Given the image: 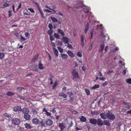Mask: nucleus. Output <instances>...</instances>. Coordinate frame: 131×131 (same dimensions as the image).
I'll return each mask as SVG.
<instances>
[{"mask_svg":"<svg viewBox=\"0 0 131 131\" xmlns=\"http://www.w3.org/2000/svg\"><path fill=\"white\" fill-rule=\"evenodd\" d=\"M107 118L110 120L114 121L115 118L114 114L112 113L111 112L108 111L106 113Z\"/></svg>","mask_w":131,"mask_h":131,"instance_id":"obj_1","label":"nucleus"},{"mask_svg":"<svg viewBox=\"0 0 131 131\" xmlns=\"http://www.w3.org/2000/svg\"><path fill=\"white\" fill-rule=\"evenodd\" d=\"M12 124L15 125H19L20 123V119L17 118H13L12 121Z\"/></svg>","mask_w":131,"mask_h":131,"instance_id":"obj_2","label":"nucleus"},{"mask_svg":"<svg viewBox=\"0 0 131 131\" xmlns=\"http://www.w3.org/2000/svg\"><path fill=\"white\" fill-rule=\"evenodd\" d=\"M73 76L75 79H78L79 78V77L77 71H76L75 69H74L72 72Z\"/></svg>","mask_w":131,"mask_h":131,"instance_id":"obj_3","label":"nucleus"},{"mask_svg":"<svg viewBox=\"0 0 131 131\" xmlns=\"http://www.w3.org/2000/svg\"><path fill=\"white\" fill-rule=\"evenodd\" d=\"M59 126L61 129L60 130L62 131L64 130V129L66 128V125L64 123H59Z\"/></svg>","mask_w":131,"mask_h":131,"instance_id":"obj_4","label":"nucleus"},{"mask_svg":"<svg viewBox=\"0 0 131 131\" xmlns=\"http://www.w3.org/2000/svg\"><path fill=\"white\" fill-rule=\"evenodd\" d=\"M30 69L34 71L37 72L38 71L37 66V65H32L30 66Z\"/></svg>","mask_w":131,"mask_h":131,"instance_id":"obj_5","label":"nucleus"},{"mask_svg":"<svg viewBox=\"0 0 131 131\" xmlns=\"http://www.w3.org/2000/svg\"><path fill=\"white\" fill-rule=\"evenodd\" d=\"M89 122L91 124L93 125H95L97 123V120L94 118H91L89 119Z\"/></svg>","mask_w":131,"mask_h":131,"instance_id":"obj_6","label":"nucleus"},{"mask_svg":"<svg viewBox=\"0 0 131 131\" xmlns=\"http://www.w3.org/2000/svg\"><path fill=\"white\" fill-rule=\"evenodd\" d=\"M21 107L20 106H17L13 107V110L15 112L20 111Z\"/></svg>","mask_w":131,"mask_h":131,"instance_id":"obj_7","label":"nucleus"},{"mask_svg":"<svg viewBox=\"0 0 131 131\" xmlns=\"http://www.w3.org/2000/svg\"><path fill=\"white\" fill-rule=\"evenodd\" d=\"M57 32L61 35L62 37H64L65 34L63 31L60 28H58L57 30Z\"/></svg>","mask_w":131,"mask_h":131,"instance_id":"obj_8","label":"nucleus"},{"mask_svg":"<svg viewBox=\"0 0 131 131\" xmlns=\"http://www.w3.org/2000/svg\"><path fill=\"white\" fill-rule=\"evenodd\" d=\"M23 14L25 17L27 18H29V15L30 13L27 10H24L23 12Z\"/></svg>","mask_w":131,"mask_h":131,"instance_id":"obj_9","label":"nucleus"},{"mask_svg":"<svg viewBox=\"0 0 131 131\" xmlns=\"http://www.w3.org/2000/svg\"><path fill=\"white\" fill-rule=\"evenodd\" d=\"M20 111H21L23 113L25 114L28 113L29 112V110L26 107H24L22 109L21 108Z\"/></svg>","mask_w":131,"mask_h":131,"instance_id":"obj_10","label":"nucleus"},{"mask_svg":"<svg viewBox=\"0 0 131 131\" xmlns=\"http://www.w3.org/2000/svg\"><path fill=\"white\" fill-rule=\"evenodd\" d=\"M97 121V123L98 126H102L103 125V121L100 118L98 119Z\"/></svg>","mask_w":131,"mask_h":131,"instance_id":"obj_11","label":"nucleus"},{"mask_svg":"<svg viewBox=\"0 0 131 131\" xmlns=\"http://www.w3.org/2000/svg\"><path fill=\"white\" fill-rule=\"evenodd\" d=\"M62 40L65 44H67L69 42V39L67 37H64V36L62 37Z\"/></svg>","mask_w":131,"mask_h":131,"instance_id":"obj_12","label":"nucleus"},{"mask_svg":"<svg viewBox=\"0 0 131 131\" xmlns=\"http://www.w3.org/2000/svg\"><path fill=\"white\" fill-rule=\"evenodd\" d=\"M32 122L33 124L35 125H38V124L39 121L38 119L36 118H33L32 120Z\"/></svg>","mask_w":131,"mask_h":131,"instance_id":"obj_13","label":"nucleus"},{"mask_svg":"<svg viewBox=\"0 0 131 131\" xmlns=\"http://www.w3.org/2000/svg\"><path fill=\"white\" fill-rule=\"evenodd\" d=\"M69 56L71 58H73L75 57V54L70 50H69L67 52Z\"/></svg>","mask_w":131,"mask_h":131,"instance_id":"obj_14","label":"nucleus"},{"mask_svg":"<svg viewBox=\"0 0 131 131\" xmlns=\"http://www.w3.org/2000/svg\"><path fill=\"white\" fill-rule=\"evenodd\" d=\"M46 123L47 125L51 126L53 124V122L52 120L48 119Z\"/></svg>","mask_w":131,"mask_h":131,"instance_id":"obj_15","label":"nucleus"},{"mask_svg":"<svg viewBox=\"0 0 131 131\" xmlns=\"http://www.w3.org/2000/svg\"><path fill=\"white\" fill-rule=\"evenodd\" d=\"M30 116L28 113L24 114V118L27 120H28L30 118Z\"/></svg>","mask_w":131,"mask_h":131,"instance_id":"obj_16","label":"nucleus"},{"mask_svg":"<svg viewBox=\"0 0 131 131\" xmlns=\"http://www.w3.org/2000/svg\"><path fill=\"white\" fill-rule=\"evenodd\" d=\"M101 118L103 119H106L107 118L106 114L104 113H101L100 115Z\"/></svg>","mask_w":131,"mask_h":131,"instance_id":"obj_17","label":"nucleus"},{"mask_svg":"<svg viewBox=\"0 0 131 131\" xmlns=\"http://www.w3.org/2000/svg\"><path fill=\"white\" fill-rule=\"evenodd\" d=\"M61 55L63 59H67L68 57V55L65 53L62 54H61Z\"/></svg>","mask_w":131,"mask_h":131,"instance_id":"obj_18","label":"nucleus"},{"mask_svg":"<svg viewBox=\"0 0 131 131\" xmlns=\"http://www.w3.org/2000/svg\"><path fill=\"white\" fill-rule=\"evenodd\" d=\"M53 50V51L54 54L57 57L58 56V52L57 49L53 47L52 48Z\"/></svg>","mask_w":131,"mask_h":131,"instance_id":"obj_19","label":"nucleus"},{"mask_svg":"<svg viewBox=\"0 0 131 131\" xmlns=\"http://www.w3.org/2000/svg\"><path fill=\"white\" fill-rule=\"evenodd\" d=\"M80 121L83 122H85L86 120V118L84 116H82L80 118Z\"/></svg>","mask_w":131,"mask_h":131,"instance_id":"obj_20","label":"nucleus"},{"mask_svg":"<svg viewBox=\"0 0 131 131\" xmlns=\"http://www.w3.org/2000/svg\"><path fill=\"white\" fill-rule=\"evenodd\" d=\"M89 25L88 23H87L85 27L84 28V31L85 33H86L88 30L89 29Z\"/></svg>","mask_w":131,"mask_h":131,"instance_id":"obj_21","label":"nucleus"},{"mask_svg":"<svg viewBox=\"0 0 131 131\" xmlns=\"http://www.w3.org/2000/svg\"><path fill=\"white\" fill-rule=\"evenodd\" d=\"M10 2L8 1H6V2L3 5V8H5L6 7H8L9 5V3Z\"/></svg>","mask_w":131,"mask_h":131,"instance_id":"obj_22","label":"nucleus"},{"mask_svg":"<svg viewBox=\"0 0 131 131\" xmlns=\"http://www.w3.org/2000/svg\"><path fill=\"white\" fill-rule=\"evenodd\" d=\"M39 12L41 18H45L44 16V14L43 13V12H42L41 9H40L39 10Z\"/></svg>","mask_w":131,"mask_h":131,"instance_id":"obj_23","label":"nucleus"},{"mask_svg":"<svg viewBox=\"0 0 131 131\" xmlns=\"http://www.w3.org/2000/svg\"><path fill=\"white\" fill-rule=\"evenodd\" d=\"M104 124L107 126H109L110 125V121L107 120H105L104 121Z\"/></svg>","mask_w":131,"mask_h":131,"instance_id":"obj_24","label":"nucleus"},{"mask_svg":"<svg viewBox=\"0 0 131 131\" xmlns=\"http://www.w3.org/2000/svg\"><path fill=\"white\" fill-rule=\"evenodd\" d=\"M38 67L39 69L41 70L43 69L44 68L43 66V64L41 63V61L39 62V64L38 65Z\"/></svg>","mask_w":131,"mask_h":131,"instance_id":"obj_25","label":"nucleus"},{"mask_svg":"<svg viewBox=\"0 0 131 131\" xmlns=\"http://www.w3.org/2000/svg\"><path fill=\"white\" fill-rule=\"evenodd\" d=\"M24 126L27 129H29L31 128V126L30 124L26 123L24 124Z\"/></svg>","mask_w":131,"mask_h":131,"instance_id":"obj_26","label":"nucleus"},{"mask_svg":"<svg viewBox=\"0 0 131 131\" xmlns=\"http://www.w3.org/2000/svg\"><path fill=\"white\" fill-rule=\"evenodd\" d=\"M105 47V45L104 43H102L100 45V47L101 48V50H100V52H101L103 51L104 50Z\"/></svg>","mask_w":131,"mask_h":131,"instance_id":"obj_27","label":"nucleus"},{"mask_svg":"<svg viewBox=\"0 0 131 131\" xmlns=\"http://www.w3.org/2000/svg\"><path fill=\"white\" fill-rule=\"evenodd\" d=\"M6 95L8 96H12L13 95H14V93H13L10 92H7L6 93Z\"/></svg>","mask_w":131,"mask_h":131,"instance_id":"obj_28","label":"nucleus"},{"mask_svg":"<svg viewBox=\"0 0 131 131\" xmlns=\"http://www.w3.org/2000/svg\"><path fill=\"white\" fill-rule=\"evenodd\" d=\"M3 115L5 117H7L8 118L11 117L12 115L11 114H8V113H5L3 114Z\"/></svg>","mask_w":131,"mask_h":131,"instance_id":"obj_29","label":"nucleus"},{"mask_svg":"<svg viewBox=\"0 0 131 131\" xmlns=\"http://www.w3.org/2000/svg\"><path fill=\"white\" fill-rule=\"evenodd\" d=\"M53 32V30L52 29H50L48 30L47 33L50 36L52 35V34Z\"/></svg>","mask_w":131,"mask_h":131,"instance_id":"obj_30","label":"nucleus"},{"mask_svg":"<svg viewBox=\"0 0 131 131\" xmlns=\"http://www.w3.org/2000/svg\"><path fill=\"white\" fill-rule=\"evenodd\" d=\"M59 96H62L64 98H66L67 96L66 94H64L62 93H60L59 94Z\"/></svg>","mask_w":131,"mask_h":131,"instance_id":"obj_31","label":"nucleus"},{"mask_svg":"<svg viewBox=\"0 0 131 131\" xmlns=\"http://www.w3.org/2000/svg\"><path fill=\"white\" fill-rule=\"evenodd\" d=\"M20 42H22V41H24L26 40V39L22 35H21L20 36Z\"/></svg>","mask_w":131,"mask_h":131,"instance_id":"obj_32","label":"nucleus"},{"mask_svg":"<svg viewBox=\"0 0 131 131\" xmlns=\"http://www.w3.org/2000/svg\"><path fill=\"white\" fill-rule=\"evenodd\" d=\"M51 19L52 20V21L53 22H57L58 21L57 19L55 17H51Z\"/></svg>","mask_w":131,"mask_h":131,"instance_id":"obj_33","label":"nucleus"},{"mask_svg":"<svg viewBox=\"0 0 131 131\" xmlns=\"http://www.w3.org/2000/svg\"><path fill=\"white\" fill-rule=\"evenodd\" d=\"M45 7L46 8H48L50 10H51L54 11V13H53V14H54L56 12V11L55 10H54V9H51L47 5Z\"/></svg>","mask_w":131,"mask_h":131,"instance_id":"obj_34","label":"nucleus"},{"mask_svg":"<svg viewBox=\"0 0 131 131\" xmlns=\"http://www.w3.org/2000/svg\"><path fill=\"white\" fill-rule=\"evenodd\" d=\"M85 92L87 95V96H89L90 95V90L87 89H85Z\"/></svg>","mask_w":131,"mask_h":131,"instance_id":"obj_35","label":"nucleus"},{"mask_svg":"<svg viewBox=\"0 0 131 131\" xmlns=\"http://www.w3.org/2000/svg\"><path fill=\"white\" fill-rule=\"evenodd\" d=\"M100 87V85L99 84H95L94 86H92L91 89H95L97 88H99Z\"/></svg>","mask_w":131,"mask_h":131,"instance_id":"obj_36","label":"nucleus"},{"mask_svg":"<svg viewBox=\"0 0 131 131\" xmlns=\"http://www.w3.org/2000/svg\"><path fill=\"white\" fill-rule=\"evenodd\" d=\"M5 54L3 53H0V59H3L4 57Z\"/></svg>","mask_w":131,"mask_h":131,"instance_id":"obj_37","label":"nucleus"},{"mask_svg":"<svg viewBox=\"0 0 131 131\" xmlns=\"http://www.w3.org/2000/svg\"><path fill=\"white\" fill-rule=\"evenodd\" d=\"M54 36L55 38L57 39H58L60 38V36L59 35L56 33H54Z\"/></svg>","mask_w":131,"mask_h":131,"instance_id":"obj_38","label":"nucleus"},{"mask_svg":"<svg viewBox=\"0 0 131 131\" xmlns=\"http://www.w3.org/2000/svg\"><path fill=\"white\" fill-rule=\"evenodd\" d=\"M58 49L59 50V51L61 53L63 52V49L60 47H57Z\"/></svg>","mask_w":131,"mask_h":131,"instance_id":"obj_39","label":"nucleus"},{"mask_svg":"<svg viewBox=\"0 0 131 131\" xmlns=\"http://www.w3.org/2000/svg\"><path fill=\"white\" fill-rule=\"evenodd\" d=\"M77 54L78 57H81L82 56V54L80 51H78L77 53Z\"/></svg>","mask_w":131,"mask_h":131,"instance_id":"obj_40","label":"nucleus"},{"mask_svg":"<svg viewBox=\"0 0 131 131\" xmlns=\"http://www.w3.org/2000/svg\"><path fill=\"white\" fill-rule=\"evenodd\" d=\"M37 58L36 56H35L34 57L31 59V61L32 62H35L37 60Z\"/></svg>","mask_w":131,"mask_h":131,"instance_id":"obj_41","label":"nucleus"},{"mask_svg":"<svg viewBox=\"0 0 131 131\" xmlns=\"http://www.w3.org/2000/svg\"><path fill=\"white\" fill-rule=\"evenodd\" d=\"M31 111L33 112V114H34L36 115L37 113V112L36 110L35 109H32L31 110Z\"/></svg>","mask_w":131,"mask_h":131,"instance_id":"obj_42","label":"nucleus"},{"mask_svg":"<svg viewBox=\"0 0 131 131\" xmlns=\"http://www.w3.org/2000/svg\"><path fill=\"white\" fill-rule=\"evenodd\" d=\"M81 42L82 43V46L83 47L84 45V39H83V36H82L81 37Z\"/></svg>","mask_w":131,"mask_h":131,"instance_id":"obj_43","label":"nucleus"},{"mask_svg":"<svg viewBox=\"0 0 131 131\" xmlns=\"http://www.w3.org/2000/svg\"><path fill=\"white\" fill-rule=\"evenodd\" d=\"M126 82L129 84H131V79L129 78L127 79L126 80Z\"/></svg>","mask_w":131,"mask_h":131,"instance_id":"obj_44","label":"nucleus"},{"mask_svg":"<svg viewBox=\"0 0 131 131\" xmlns=\"http://www.w3.org/2000/svg\"><path fill=\"white\" fill-rule=\"evenodd\" d=\"M48 26L50 29H52L53 26L52 24H49L48 25Z\"/></svg>","mask_w":131,"mask_h":131,"instance_id":"obj_45","label":"nucleus"},{"mask_svg":"<svg viewBox=\"0 0 131 131\" xmlns=\"http://www.w3.org/2000/svg\"><path fill=\"white\" fill-rule=\"evenodd\" d=\"M24 34L25 36L26 37V38H27L28 37H29V33L28 32H25Z\"/></svg>","mask_w":131,"mask_h":131,"instance_id":"obj_46","label":"nucleus"},{"mask_svg":"<svg viewBox=\"0 0 131 131\" xmlns=\"http://www.w3.org/2000/svg\"><path fill=\"white\" fill-rule=\"evenodd\" d=\"M93 30H92L90 32V34L91 36V39H92L93 38Z\"/></svg>","mask_w":131,"mask_h":131,"instance_id":"obj_47","label":"nucleus"},{"mask_svg":"<svg viewBox=\"0 0 131 131\" xmlns=\"http://www.w3.org/2000/svg\"><path fill=\"white\" fill-rule=\"evenodd\" d=\"M43 11L44 12H46L47 13H53L52 12L48 9H44L43 10Z\"/></svg>","mask_w":131,"mask_h":131,"instance_id":"obj_48","label":"nucleus"},{"mask_svg":"<svg viewBox=\"0 0 131 131\" xmlns=\"http://www.w3.org/2000/svg\"><path fill=\"white\" fill-rule=\"evenodd\" d=\"M12 10H9L8 11V16L9 17H10L12 16Z\"/></svg>","mask_w":131,"mask_h":131,"instance_id":"obj_49","label":"nucleus"},{"mask_svg":"<svg viewBox=\"0 0 131 131\" xmlns=\"http://www.w3.org/2000/svg\"><path fill=\"white\" fill-rule=\"evenodd\" d=\"M14 35L16 36V37L18 38L19 37V34L17 32H14Z\"/></svg>","mask_w":131,"mask_h":131,"instance_id":"obj_50","label":"nucleus"},{"mask_svg":"<svg viewBox=\"0 0 131 131\" xmlns=\"http://www.w3.org/2000/svg\"><path fill=\"white\" fill-rule=\"evenodd\" d=\"M24 89L23 87H17V90L19 91H20L22 89Z\"/></svg>","mask_w":131,"mask_h":131,"instance_id":"obj_51","label":"nucleus"},{"mask_svg":"<svg viewBox=\"0 0 131 131\" xmlns=\"http://www.w3.org/2000/svg\"><path fill=\"white\" fill-rule=\"evenodd\" d=\"M107 84L108 82H107L105 81L104 82L102 83V84L103 86H105L107 85Z\"/></svg>","mask_w":131,"mask_h":131,"instance_id":"obj_52","label":"nucleus"},{"mask_svg":"<svg viewBox=\"0 0 131 131\" xmlns=\"http://www.w3.org/2000/svg\"><path fill=\"white\" fill-rule=\"evenodd\" d=\"M67 44L69 48H70V49H72L73 47L72 45H71L69 43H67Z\"/></svg>","mask_w":131,"mask_h":131,"instance_id":"obj_53","label":"nucleus"},{"mask_svg":"<svg viewBox=\"0 0 131 131\" xmlns=\"http://www.w3.org/2000/svg\"><path fill=\"white\" fill-rule=\"evenodd\" d=\"M57 85V83H54L52 86V89H54Z\"/></svg>","mask_w":131,"mask_h":131,"instance_id":"obj_54","label":"nucleus"},{"mask_svg":"<svg viewBox=\"0 0 131 131\" xmlns=\"http://www.w3.org/2000/svg\"><path fill=\"white\" fill-rule=\"evenodd\" d=\"M21 3H20L19 4L17 8L16 11L18 10L21 7Z\"/></svg>","mask_w":131,"mask_h":131,"instance_id":"obj_55","label":"nucleus"},{"mask_svg":"<svg viewBox=\"0 0 131 131\" xmlns=\"http://www.w3.org/2000/svg\"><path fill=\"white\" fill-rule=\"evenodd\" d=\"M28 9L29 10L30 12H31L34 13V9L32 8H28Z\"/></svg>","mask_w":131,"mask_h":131,"instance_id":"obj_56","label":"nucleus"},{"mask_svg":"<svg viewBox=\"0 0 131 131\" xmlns=\"http://www.w3.org/2000/svg\"><path fill=\"white\" fill-rule=\"evenodd\" d=\"M67 94H68L70 96L72 95H73V93L69 91L67 92Z\"/></svg>","mask_w":131,"mask_h":131,"instance_id":"obj_57","label":"nucleus"},{"mask_svg":"<svg viewBox=\"0 0 131 131\" xmlns=\"http://www.w3.org/2000/svg\"><path fill=\"white\" fill-rule=\"evenodd\" d=\"M50 39L51 41H53L54 40V38L52 36V35L50 36Z\"/></svg>","mask_w":131,"mask_h":131,"instance_id":"obj_58","label":"nucleus"},{"mask_svg":"<svg viewBox=\"0 0 131 131\" xmlns=\"http://www.w3.org/2000/svg\"><path fill=\"white\" fill-rule=\"evenodd\" d=\"M92 48V44H91L89 45V50H91Z\"/></svg>","mask_w":131,"mask_h":131,"instance_id":"obj_59","label":"nucleus"},{"mask_svg":"<svg viewBox=\"0 0 131 131\" xmlns=\"http://www.w3.org/2000/svg\"><path fill=\"white\" fill-rule=\"evenodd\" d=\"M24 129L23 128L20 127L18 129V131H24Z\"/></svg>","mask_w":131,"mask_h":131,"instance_id":"obj_60","label":"nucleus"},{"mask_svg":"<svg viewBox=\"0 0 131 131\" xmlns=\"http://www.w3.org/2000/svg\"><path fill=\"white\" fill-rule=\"evenodd\" d=\"M50 111L52 112L53 113H55L56 112L55 108H53L52 110H50Z\"/></svg>","mask_w":131,"mask_h":131,"instance_id":"obj_61","label":"nucleus"},{"mask_svg":"<svg viewBox=\"0 0 131 131\" xmlns=\"http://www.w3.org/2000/svg\"><path fill=\"white\" fill-rule=\"evenodd\" d=\"M99 80L103 81H104L105 79V78L104 77H102L100 78L99 79Z\"/></svg>","mask_w":131,"mask_h":131,"instance_id":"obj_62","label":"nucleus"},{"mask_svg":"<svg viewBox=\"0 0 131 131\" xmlns=\"http://www.w3.org/2000/svg\"><path fill=\"white\" fill-rule=\"evenodd\" d=\"M46 114L48 116H50L51 115V113L48 112V111L46 113Z\"/></svg>","mask_w":131,"mask_h":131,"instance_id":"obj_63","label":"nucleus"},{"mask_svg":"<svg viewBox=\"0 0 131 131\" xmlns=\"http://www.w3.org/2000/svg\"><path fill=\"white\" fill-rule=\"evenodd\" d=\"M35 4L37 5L39 10L40 9H41L39 5L37 3H36Z\"/></svg>","mask_w":131,"mask_h":131,"instance_id":"obj_64","label":"nucleus"}]
</instances>
